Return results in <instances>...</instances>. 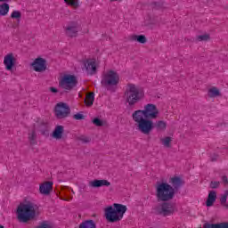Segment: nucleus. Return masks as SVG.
<instances>
[{
  "label": "nucleus",
  "mask_w": 228,
  "mask_h": 228,
  "mask_svg": "<svg viewBox=\"0 0 228 228\" xmlns=\"http://www.w3.org/2000/svg\"><path fill=\"white\" fill-rule=\"evenodd\" d=\"M159 110L155 104L148 103L144 105L143 110H135L132 114V118L137 126L138 131L142 134H151L154 129L152 120L158 118Z\"/></svg>",
  "instance_id": "obj_1"
},
{
  "label": "nucleus",
  "mask_w": 228,
  "mask_h": 228,
  "mask_svg": "<svg viewBox=\"0 0 228 228\" xmlns=\"http://www.w3.org/2000/svg\"><path fill=\"white\" fill-rule=\"evenodd\" d=\"M127 211V206L120 203H114L104 208V216L107 222L110 224H115L116 222H120L124 218Z\"/></svg>",
  "instance_id": "obj_2"
},
{
  "label": "nucleus",
  "mask_w": 228,
  "mask_h": 228,
  "mask_svg": "<svg viewBox=\"0 0 228 228\" xmlns=\"http://www.w3.org/2000/svg\"><path fill=\"white\" fill-rule=\"evenodd\" d=\"M37 209L38 206L33 201H27L25 203L20 204L17 208L18 219L20 222H29L37 216Z\"/></svg>",
  "instance_id": "obj_3"
},
{
  "label": "nucleus",
  "mask_w": 228,
  "mask_h": 228,
  "mask_svg": "<svg viewBox=\"0 0 228 228\" xmlns=\"http://www.w3.org/2000/svg\"><path fill=\"white\" fill-rule=\"evenodd\" d=\"M175 196V191L167 183H160L156 185V197L160 202H168Z\"/></svg>",
  "instance_id": "obj_4"
},
{
  "label": "nucleus",
  "mask_w": 228,
  "mask_h": 228,
  "mask_svg": "<svg viewBox=\"0 0 228 228\" xmlns=\"http://www.w3.org/2000/svg\"><path fill=\"white\" fill-rule=\"evenodd\" d=\"M143 95L144 94L142 88L133 84L128 85L126 91V101L129 106L136 104L140 99H142Z\"/></svg>",
  "instance_id": "obj_5"
},
{
  "label": "nucleus",
  "mask_w": 228,
  "mask_h": 228,
  "mask_svg": "<svg viewBox=\"0 0 228 228\" xmlns=\"http://www.w3.org/2000/svg\"><path fill=\"white\" fill-rule=\"evenodd\" d=\"M120 83V76L116 71L110 69L102 73V85L103 86H117Z\"/></svg>",
  "instance_id": "obj_6"
},
{
  "label": "nucleus",
  "mask_w": 228,
  "mask_h": 228,
  "mask_svg": "<svg viewBox=\"0 0 228 228\" xmlns=\"http://www.w3.org/2000/svg\"><path fill=\"white\" fill-rule=\"evenodd\" d=\"M76 85H77V78L76 76L70 74L62 76L59 82V86L63 88V90H72Z\"/></svg>",
  "instance_id": "obj_7"
},
{
  "label": "nucleus",
  "mask_w": 228,
  "mask_h": 228,
  "mask_svg": "<svg viewBox=\"0 0 228 228\" xmlns=\"http://www.w3.org/2000/svg\"><path fill=\"white\" fill-rule=\"evenodd\" d=\"M17 65V56L13 53H8L4 56V66L5 70L12 72Z\"/></svg>",
  "instance_id": "obj_8"
},
{
  "label": "nucleus",
  "mask_w": 228,
  "mask_h": 228,
  "mask_svg": "<svg viewBox=\"0 0 228 228\" xmlns=\"http://www.w3.org/2000/svg\"><path fill=\"white\" fill-rule=\"evenodd\" d=\"M70 115V107L67 103L60 102L55 106V116L61 119L67 118Z\"/></svg>",
  "instance_id": "obj_9"
},
{
  "label": "nucleus",
  "mask_w": 228,
  "mask_h": 228,
  "mask_svg": "<svg viewBox=\"0 0 228 228\" xmlns=\"http://www.w3.org/2000/svg\"><path fill=\"white\" fill-rule=\"evenodd\" d=\"M86 74L88 76H95L97 69H99V61L95 59H88L84 63Z\"/></svg>",
  "instance_id": "obj_10"
},
{
  "label": "nucleus",
  "mask_w": 228,
  "mask_h": 228,
  "mask_svg": "<svg viewBox=\"0 0 228 228\" xmlns=\"http://www.w3.org/2000/svg\"><path fill=\"white\" fill-rule=\"evenodd\" d=\"M35 72H45L47 70V61L45 59L38 57L36 58L30 64Z\"/></svg>",
  "instance_id": "obj_11"
},
{
  "label": "nucleus",
  "mask_w": 228,
  "mask_h": 228,
  "mask_svg": "<svg viewBox=\"0 0 228 228\" xmlns=\"http://www.w3.org/2000/svg\"><path fill=\"white\" fill-rule=\"evenodd\" d=\"M65 31L67 37L74 38L77 37V33H79V24H77V22H71L65 27Z\"/></svg>",
  "instance_id": "obj_12"
},
{
  "label": "nucleus",
  "mask_w": 228,
  "mask_h": 228,
  "mask_svg": "<svg viewBox=\"0 0 228 228\" xmlns=\"http://www.w3.org/2000/svg\"><path fill=\"white\" fill-rule=\"evenodd\" d=\"M183 184L184 181L180 176H172L169 178V185L174 189V191L179 190Z\"/></svg>",
  "instance_id": "obj_13"
},
{
  "label": "nucleus",
  "mask_w": 228,
  "mask_h": 228,
  "mask_svg": "<svg viewBox=\"0 0 228 228\" xmlns=\"http://www.w3.org/2000/svg\"><path fill=\"white\" fill-rule=\"evenodd\" d=\"M53 184H54L52 181H47L39 185V192L41 195H49L51 191H53Z\"/></svg>",
  "instance_id": "obj_14"
},
{
  "label": "nucleus",
  "mask_w": 228,
  "mask_h": 228,
  "mask_svg": "<svg viewBox=\"0 0 228 228\" xmlns=\"http://www.w3.org/2000/svg\"><path fill=\"white\" fill-rule=\"evenodd\" d=\"M174 205L172 203H163L160 207V215L164 216H169L175 211Z\"/></svg>",
  "instance_id": "obj_15"
},
{
  "label": "nucleus",
  "mask_w": 228,
  "mask_h": 228,
  "mask_svg": "<svg viewBox=\"0 0 228 228\" xmlns=\"http://www.w3.org/2000/svg\"><path fill=\"white\" fill-rule=\"evenodd\" d=\"M91 188H101L102 186H111V183L108 180H94L89 183Z\"/></svg>",
  "instance_id": "obj_16"
},
{
  "label": "nucleus",
  "mask_w": 228,
  "mask_h": 228,
  "mask_svg": "<svg viewBox=\"0 0 228 228\" xmlns=\"http://www.w3.org/2000/svg\"><path fill=\"white\" fill-rule=\"evenodd\" d=\"M65 131V128L61 125H58L55 126L52 136L54 138V140H61L63 138V133Z\"/></svg>",
  "instance_id": "obj_17"
},
{
  "label": "nucleus",
  "mask_w": 228,
  "mask_h": 228,
  "mask_svg": "<svg viewBox=\"0 0 228 228\" xmlns=\"http://www.w3.org/2000/svg\"><path fill=\"white\" fill-rule=\"evenodd\" d=\"M215 202H216V191H210L206 201L207 208H211V206H213Z\"/></svg>",
  "instance_id": "obj_18"
},
{
  "label": "nucleus",
  "mask_w": 228,
  "mask_h": 228,
  "mask_svg": "<svg viewBox=\"0 0 228 228\" xmlns=\"http://www.w3.org/2000/svg\"><path fill=\"white\" fill-rule=\"evenodd\" d=\"M208 95L210 97V99H215L216 97H220L222 95V93L220 92V89L216 86H211L208 91Z\"/></svg>",
  "instance_id": "obj_19"
},
{
  "label": "nucleus",
  "mask_w": 228,
  "mask_h": 228,
  "mask_svg": "<svg viewBox=\"0 0 228 228\" xmlns=\"http://www.w3.org/2000/svg\"><path fill=\"white\" fill-rule=\"evenodd\" d=\"M131 42H138L139 44H146L147 37L144 35H132L129 37Z\"/></svg>",
  "instance_id": "obj_20"
},
{
  "label": "nucleus",
  "mask_w": 228,
  "mask_h": 228,
  "mask_svg": "<svg viewBox=\"0 0 228 228\" xmlns=\"http://www.w3.org/2000/svg\"><path fill=\"white\" fill-rule=\"evenodd\" d=\"M28 142L31 145H37V125L28 132Z\"/></svg>",
  "instance_id": "obj_21"
},
{
  "label": "nucleus",
  "mask_w": 228,
  "mask_h": 228,
  "mask_svg": "<svg viewBox=\"0 0 228 228\" xmlns=\"http://www.w3.org/2000/svg\"><path fill=\"white\" fill-rule=\"evenodd\" d=\"M79 228H97V224H95V221L89 219L83 221L79 224Z\"/></svg>",
  "instance_id": "obj_22"
},
{
  "label": "nucleus",
  "mask_w": 228,
  "mask_h": 228,
  "mask_svg": "<svg viewBox=\"0 0 228 228\" xmlns=\"http://www.w3.org/2000/svg\"><path fill=\"white\" fill-rule=\"evenodd\" d=\"M10 12V4L7 3H3L0 4V16L1 17H6L8 13Z\"/></svg>",
  "instance_id": "obj_23"
},
{
  "label": "nucleus",
  "mask_w": 228,
  "mask_h": 228,
  "mask_svg": "<svg viewBox=\"0 0 228 228\" xmlns=\"http://www.w3.org/2000/svg\"><path fill=\"white\" fill-rule=\"evenodd\" d=\"M94 101H95V94L88 93L86 95L85 104H86V106H93Z\"/></svg>",
  "instance_id": "obj_24"
},
{
  "label": "nucleus",
  "mask_w": 228,
  "mask_h": 228,
  "mask_svg": "<svg viewBox=\"0 0 228 228\" xmlns=\"http://www.w3.org/2000/svg\"><path fill=\"white\" fill-rule=\"evenodd\" d=\"M205 228H228V222L218 223V224H205Z\"/></svg>",
  "instance_id": "obj_25"
},
{
  "label": "nucleus",
  "mask_w": 228,
  "mask_h": 228,
  "mask_svg": "<svg viewBox=\"0 0 228 228\" xmlns=\"http://www.w3.org/2000/svg\"><path fill=\"white\" fill-rule=\"evenodd\" d=\"M153 127L157 129V131H166L167 130V123L163 120L156 121V123L153 125Z\"/></svg>",
  "instance_id": "obj_26"
},
{
  "label": "nucleus",
  "mask_w": 228,
  "mask_h": 228,
  "mask_svg": "<svg viewBox=\"0 0 228 228\" xmlns=\"http://www.w3.org/2000/svg\"><path fill=\"white\" fill-rule=\"evenodd\" d=\"M160 142L163 146H165L167 149H170L172 145V137L166 136L160 139Z\"/></svg>",
  "instance_id": "obj_27"
},
{
  "label": "nucleus",
  "mask_w": 228,
  "mask_h": 228,
  "mask_svg": "<svg viewBox=\"0 0 228 228\" xmlns=\"http://www.w3.org/2000/svg\"><path fill=\"white\" fill-rule=\"evenodd\" d=\"M93 124L96 126V127H102V126H105L106 122L99 118H95L93 119Z\"/></svg>",
  "instance_id": "obj_28"
},
{
  "label": "nucleus",
  "mask_w": 228,
  "mask_h": 228,
  "mask_svg": "<svg viewBox=\"0 0 228 228\" xmlns=\"http://www.w3.org/2000/svg\"><path fill=\"white\" fill-rule=\"evenodd\" d=\"M66 4L72 6L73 8H77L79 6V0H64Z\"/></svg>",
  "instance_id": "obj_29"
},
{
  "label": "nucleus",
  "mask_w": 228,
  "mask_h": 228,
  "mask_svg": "<svg viewBox=\"0 0 228 228\" xmlns=\"http://www.w3.org/2000/svg\"><path fill=\"white\" fill-rule=\"evenodd\" d=\"M20 17H22V13L20 11H12L11 13V19H15L16 20H20Z\"/></svg>",
  "instance_id": "obj_30"
},
{
  "label": "nucleus",
  "mask_w": 228,
  "mask_h": 228,
  "mask_svg": "<svg viewBox=\"0 0 228 228\" xmlns=\"http://www.w3.org/2000/svg\"><path fill=\"white\" fill-rule=\"evenodd\" d=\"M227 196H228V193L225 192L224 195L221 196L220 198V203L222 206H224V208H227Z\"/></svg>",
  "instance_id": "obj_31"
},
{
  "label": "nucleus",
  "mask_w": 228,
  "mask_h": 228,
  "mask_svg": "<svg viewBox=\"0 0 228 228\" xmlns=\"http://www.w3.org/2000/svg\"><path fill=\"white\" fill-rule=\"evenodd\" d=\"M197 40H199V42H208V40H209V35L204 34L198 36Z\"/></svg>",
  "instance_id": "obj_32"
},
{
  "label": "nucleus",
  "mask_w": 228,
  "mask_h": 228,
  "mask_svg": "<svg viewBox=\"0 0 228 228\" xmlns=\"http://www.w3.org/2000/svg\"><path fill=\"white\" fill-rule=\"evenodd\" d=\"M218 186H220V182L218 181H212L210 183V188H212L213 190L218 188Z\"/></svg>",
  "instance_id": "obj_33"
},
{
  "label": "nucleus",
  "mask_w": 228,
  "mask_h": 228,
  "mask_svg": "<svg viewBox=\"0 0 228 228\" xmlns=\"http://www.w3.org/2000/svg\"><path fill=\"white\" fill-rule=\"evenodd\" d=\"M73 118L75 120H83L85 118V116L81 113H77L73 116Z\"/></svg>",
  "instance_id": "obj_34"
},
{
  "label": "nucleus",
  "mask_w": 228,
  "mask_h": 228,
  "mask_svg": "<svg viewBox=\"0 0 228 228\" xmlns=\"http://www.w3.org/2000/svg\"><path fill=\"white\" fill-rule=\"evenodd\" d=\"M49 90L52 94H58V89L56 87H50Z\"/></svg>",
  "instance_id": "obj_35"
},
{
  "label": "nucleus",
  "mask_w": 228,
  "mask_h": 228,
  "mask_svg": "<svg viewBox=\"0 0 228 228\" xmlns=\"http://www.w3.org/2000/svg\"><path fill=\"white\" fill-rule=\"evenodd\" d=\"M222 182L224 183V184H228V178H227V176H225V175L222 176Z\"/></svg>",
  "instance_id": "obj_36"
},
{
  "label": "nucleus",
  "mask_w": 228,
  "mask_h": 228,
  "mask_svg": "<svg viewBox=\"0 0 228 228\" xmlns=\"http://www.w3.org/2000/svg\"><path fill=\"white\" fill-rule=\"evenodd\" d=\"M83 140V142H90V138H88V137H85L84 139H82Z\"/></svg>",
  "instance_id": "obj_37"
},
{
  "label": "nucleus",
  "mask_w": 228,
  "mask_h": 228,
  "mask_svg": "<svg viewBox=\"0 0 228 228\" xmlns=\"http://www.w3.org/2000/svg\"><path fill=\"white\" fill-rule=\"evenodd\" d=\"M9 0H0V3H7Z\"/></svg>",
  "instance_id": "obj_38"
},
{
  "label": "nucleus",
  "mask_w": 228,
  "mask_h": 228,
  "mask_svg": "<svg viewBox=\"0 0 228 228\" xmlns=\"http://www.w3.org/2000/svg\"><path fill=\"white\" fill-rule=\"evenodd\" d=\"M64 200H67V201H69V200H71V199L69 198V199H65Z\"/></svg>",
  "instance_id": "obj_39"
},
{
  "label": "nucleus",
  "mask_w": 228,
  "mask_h": 228,
  "mask_svg": "<svg viewBox=\"0 0 228 228\" xmlns=\"http://www.w3.org/2000/svg\"><path fill=\"white\" fill-rule=\"evenodd\" d=\"M0 228H4V226H0Z\"/></svg>",
  "instance_id": "obj_40"
},
{
  "label": "nucleus",
  "mask_w": 228,
  "mask_h": 228,
  "mask_svg": "<svg viewBox=\"0 0 228 228\" xmlns=\"http://www.w3.org/2000/svg\"><path fill=\"white\" fill-rule=\"evenodd\" d=\"M110 1H118V0H110Z\"/></svg>",
  "instance_id": "obj_41"
},
{
  "label": "nucleus",
  "mask_w": 228,
  "mask_h": 228,
  "mask_svg": "<svg viewBox=\"0 0 228 228\" xmlns=\"http://www.w3.org/2000/svg\"><path fill=\"white\" fill-rule=\"evenodd\" d=\"M227 208H228V206H227Z\"/></svg>",
  "instance_id": "obj_42"
}]
</instances>
